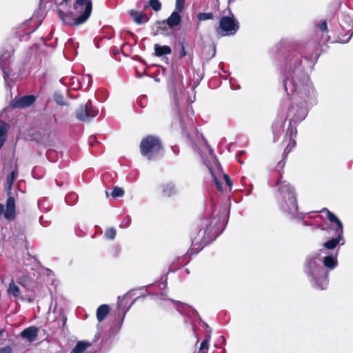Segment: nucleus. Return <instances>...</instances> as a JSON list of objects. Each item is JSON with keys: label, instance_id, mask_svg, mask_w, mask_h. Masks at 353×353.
<instances>
[{"label": "nucleus", "instance_id": "nucleus-1", "mask_svg": "<svg viewBox=\"0 0 353 353\" xmlns=\"http://www.w3.org/2000/svg\"><path fill=\"white\" fill-rule=\"evenodd\" d=\"M302 57L307 60L313 58L312 54L307 55L305 52L303 56L296 54L289 59V69L283 75V87L292 101L287 112L288 127L296 128V125L305 119L308 109L317 103L315 89L301 65Z\"/></svg>", "mask_w": 353, "mask_h": 353}, {"label": "nucleus", "instance_id": "nucleus-2", "mask_svg": "<svg viewBox=\"0 0 353 353\" xmlns=\"http://www.w3.org/2000/svg\"><path fill=\"white\" fill-rule=\"evenodd\" d=\"M323 250L307 256L303 265V271L309 281L319 290L327 288L330 271L338 265L337 254L323 256Z\"/></svg>", "mask_w": 353, "mask_h": 353}, {"label": "nucleus", "instance_id": "nucleus-3", "mask_svg": "<svg viewBox=\"0 0 353 353\" xmlns=\"http://www.w3.org/2000/svg\"><path fill=\"white\" fill-rule=\"evenodd\" d=\"M288 155L283 154V158L276 165L274 171L278 172L279 177L276 181L278 194L276 200L281 210L290 215L292 218L301 217L298 213V205L294 188L286 181H283V168L285 165V159Z\"/></svg>", "mask_w": 353, "mask_h": 353}, {"label": "nucleus", "instance_id": "nucleus-4", "mask_svg": "<svg viewBox=\"0 0 353 353\" xmlns=\"http://www.w3.org/2000/svg\"><path fill=\"white\" fill-rule=\"evenodd\" d=\"M225 225V217L220 214L203 219L201 228L199 230L197 236L192 240L193 247L199 246V250L196 253L215 240L223 232Z\"/></svg>", "mask_w": 353, "mask_h": 353}, {"label": "nucleus", "instance_id": "nucleus-5", "mask_svg": "<svg viewBox=\"0 0 353 353\" xmlns=\"http://www.w3.org/2000/svg\"><path fill=\"white\" fill-rule=\"evenodd\" d=\"M72 11L57 8V13L62 22L68 26H79L88 21L92 10V0H75Z\"/></svg>", "mask_w": 353, "mask_h": 353}, {"label": "nucleus", "instance_id": "nucleus-6", "mask_svg": "<svg viewBox=\"0 0 353 353\" xmlns=\"http://www.w3.org/2000/svg\"><path fill=\"white\" fill-rule=\"evenodd\" d=\"M184 93L183 92L177 94L176 90H173V111L176 113L177 117V121L182 132H184L188 125L192 124V119L188 114V110H185L183 101L184 99Z\"/></svg>", "mask_w": 353, "mask_h": 353}, {"label": "nucleus", "instance_id": "nucleus-7", "mask_svg": "<svg viewBox=\"0 0 353 353\" xmlns=\"http://www.w3.org/2000/svg\"><path fill=\"white\" fill-rule=\"evenodd\" d=\"M321 212L326 213L327 219L330 222L334 223L336 226L334 229L336 236L325 242L323 243V247L327 250H333L336 248L338 245H344L345 240L343 237V228L342 222L334 213L328 210L327 208H323Z\"/></svg>", "mask_w": 353, "mask_h": 353}, {"label": "nucleus", "instance_id": "nucleus-8", "mask_svg": "<svg viewBox=\"0 0 353 353\" xmlns=\"http://www.w3.org/2000/svg\"><path fill=\"white\" fill-rule=\"evenodd\" d=\"M161 149V141L156 137L148 136L140 143L141 154L148 160L154 159Z\"/></svg>", "mask_w": 353, "mask_h": 353}, {"label": "nucleus", "instance_id": "nucleus-9", "mask_svg": "<svg viewBox=\"0 0 353 353\" xmlns=\"http://www.w3.org/2000/svg\"><path fill=\"white\" fill-rule=\"evenodd\" d=\"M239 28V22L232 14L231 16H223L221 18L216 32L219 37L232 36L236 33Z\"/></svg>", "mask_w": 353, "mask_h": 353}, {"label": "nucleus", "instance_id": "nucleus-10", "mask_svg": "<svg viewBox=\"0 0 353 353\" xmlns=\"http://www.w3.org/2000/svg\"><path fill=\"white\" fill-rule=\"evenodd\" d=\"M98 113V109L92 105L90 100H88L85 104L80 105L76 110L75 116L80 121L89 122L96 117Z\"/></svg>", "mask_w": 353, "mask_h": 353}, {"label": "nucleus", "instance_id": "nucleus-11", "mask_svg": "<svg viewBox=\"0 0 353 353\" xmlns=\"http://www.w3.org/2000/svg\"><path fill=\"white\" fill-rule=\"evenodd\" d=\"M13 50H4L0 56V68L3 73V78L5 84L8 85V78L10 75V65L11 63V59L13 55Z\"/></svg>", "mask_w": 353, "mask_h": 353}, {"label": "nucleus", "instance_id": "nucleus-12", "mask_svg": "<svg viewBox=\"0 0 353 353\" xmlns=\"http://www.w3.org/2000/svg\"><path fill=\"white\" fill-rule=\"evenodd\" d=\"M36 97L34 95H25L19 98H15L12 101V106L14 108H27L30 106L35 101Z\"/></svg>", "mask_w": 353, "mask_h": 353}, {"label": "nucleus", "instance_id": "nucleus-13", "mask_svg": "<svg viewBox=\"0 0 353 353\" xmlns=\"http://www.w3.org/2000/svg\"><path fill=\"white\" fill-rule=\"evenodd\" d=\"M297 134L296 128L295 127H288L286 131L285 137H288L289 143L288 145L284 150V154L288 155L291 150L296 145V141L294 137Z\"/></svg>", "mask_w": 353, "mask_h": 353}, {"label": "nucleus", "instance_id": "nucleus-14", "mask_svg": "<svg viewBox=\"0 0 353 353\" xmlns=\"http://www.w3.org/2000/svg\"><path fill=\"white\" fill-rule=\"evenodd\" d=\"M39 333V328L34 326H30L24 329L21 336L22 338L26 339L28 342H33L36 340Z\"/></svg>", "mask_w": 353, "mask_h": 353}, {"label": "nucleus", "instance_id": "nucleus-15", "mask_svg": "<svg viewBox=\"0 0 353 353\" xmlns=\"http://www.w3.org/2000/svg\"><path fill=\"white\" fill-rule=\"evenodd\" d=\"M15 215V201L12 196L8 198L6 201V209L4 212V217L8 219H12Z\"/></svg>", "mask_w": 353, "mask_h": 353}, {"label": "nucleus", "instance_id": "nucleus-16", "mask_svg": "<svg viewBox=\"0 0 353 353\" xmlns=\"http://www.w3.org/2000/svg\"><path fill=\"white\" fill-rule=\"evenodd\" d=\"M181 11H179L176 10L171 14V15L166 19V24L170 28H172L180 24L181 21V17L180 15V12Z\"/></svg>", "mask_w": 353, "mask_h": 353}, {"label": "nucleus", "instance_id": "nucleus-17", "mask_svg": "<svg viewBox=\"0 0 353 353\" xmlns=\"http://www.w3.org/2000/svg\"><path fill=\"white\" fill-rule=\"evenodd\" d=\"M283 123L284 120L281 119L280 121H276L273 123L272 131L274 141H277L283 133Z\"/></svg>", "mask_w": 353, "mask_h": 353}, {"label": "nucleus", "instance_id": "nucleus-18", "mask_svg": "<svg viewBox=\"0 0 353 353\" xmlns=\"http://www.w3.org/2000/svg\"><path fill=\"white\" fill-rule=\"evenodd\" d=\"M155 56L160 57L163 55L170 54L172 52V49L168 46H161L159 44H155L154 46Z\"/></svg>", "mask_w": 353, "mask_h": 353}, {"label": "nucleus", "instance_id": "nucleus-19", "mask_svg": "<svg viewBox=\"0 0 353 353\" xmlns=\"http://www.w3.org/2000/svg\"><path fill=\"white\" fill-rule=\"evenodd\" d=\"M9 128L10 126L8 123L0 119V149L6 141Z\"/></svg>", "mask_w": 353, "mask_h": 353}, {"label": "nucleus", "instance_id": "nucleus-20", "mask_svg": "<svg viewBox=\"0 0 353 353\" xmlns=\"http://www.w3.org/2000/svg\"><path fill=\"white\" fill-rule=\"evenodd\" d=\"M130 14L132 17L134 21L139 25L143 24L149 20V18L147 16H143L141 12L136 10H130Z\"/></svg>", "mask_w": 353, "mask_h": 353}, {"label": "nucleus", "instance_id": "nucleus-21", "mask_svg": "<svg viewBox=\"0 0 353 353\" xmlns=\"http://www.w3.org/2000/svg\"><path fill=\"white\" fill-rule=\"evenodd\" d=\"M90 346L91 343L90 342L81 341L77 343L70 353H83Z\"/></svg>", "mask_w": 353, "mask_h": 353}, {"label": "nucleus", "instance_id": "nucleus-22", "mask_svg": "<svg viewBox=\"0 0 353 353\" xmlns=\"http://www.w3.org/2000/svg\"><path fill=\"white\" fill-rule=\"evenodd\" d=\"M212 330H208V333L205 335V339L201 342L198 352L194 353H208L209 350V343L211 339Z\"/></svg>", "mask_w": 353, "mask_h": 353}, {"label": "nucleus", "instance_id": "nucleus-23", "mask_svg": "<svg viewBox=\"0 0 353 353\" xmlns=\"http://www.w3.org/2000/svg\"><path fill=\"white\" fill-rule=\"evenodd\" d=\"M110 312V307L108 305H100L97 310V318L99 322H101Z\"/></svg>", "mask_w": 353, "mask_h": 353}, {"label": "nucleus", "instance_id": "nucleus-24", "mask_svg": "<svg viewBox=\"0 0 353 353\" xmlns=\"http://www.w3.org/2000/svg\"><path fill=\"white\" fill-rule=\"evenodd\" d=\"M8 294L15 299L19 298L21 295L20 288L14 283L13 280H12L9 285Z\"/></svg>", "mask_w": 353, "mask_h": 353}, {"label": "nucleus", "instance_id": "nucleus-25", "mask_svg": "<svg viewBox=\"0 0 353 353\" xmlns=\"http://www.w3.org/2000/svg\"><path fill=\"white\" fill-rule=\"evenodd\" d=\"M163 193L166 196H170L175 194V187L172 183H168L162 185Z\"/></svg>", "mask_w": 353, "mask_h": 353}, {"label": "nucleus", "instance_id": "nucleus-26", "mask_svg": "<svg viewBox=\"0 0 353 353\" xmlns=\"http://www.w3.org/2000/svg\"><path fill=\"white\" fill-rule=\"evenodd\" d=\"M32 22V19L31 18V19L24 21V23L22 24L21 28H23V31L24 32L25 34L30 35L32 33H33L38 28L39 25H35L32 28H28L27 26H29V24L31 23Z\"/></svg>", "mask_w": 353, "mask_h": 353}, {"label": "nucleus", "instance_id": "nucleus-27", "mask_svg": "<svg viewBox=\"0 0 353 353\" xmlns=\"http://www.w3.org/2000/svg\"><path fill=\"white\" fill-rule=\"evenodd\" d=\"M341 26L345 28L344 25H346L347 28L353 26V21L350 14H342L341 17Z\"/></svg>", "mask_w": 353, "mask_h": 353}, {"label": "nucleus", "instance_id": "nucleus-28", "mask_svg": "<svg viewBox=\"0 0 353 353\" xmlns=\"http://www.w3.org/2000/svg\"><path fill=\"white\" fill-rule=\"evenodd\" d=\"M205 165H207L210 174H212V177H213V179H214V181L215 183V185L216 186V188L219 190V191H221L223 192V186H222V183L219 180L218 177L216 176V175L215 174V173L214 172L212 168L206 163L205 162Z\"/></svg>", "mask_w": 353, "mask_h": 353}, {"label": "nucleus", "instance_id": "nucleus-29", "mask_svg": "<svg viewBox=\"0 0 353 353\" xmlns=\"http://www.w3.org/2000/svg\"><path fill=\"white\" fill-rule=\"evenodd\" d=\"M17 172L13 170L11 173L7 176L6 179V188L7 190H10L12 188V183L17 177Z\"/></svg>", "mask_w": 353, "mask_h": 353}, {"label": "nucleus", "instance_id": "nucleus-30", "mask_svg": "<svg viewBox=\"0 0 353 353\" xmlns=\"http://www.w3.org/2000/svg\"><path fill=\"white\" fill-rule=\"evenodd\" d=\"M77 198H78V196L76 193L70 192L65 196V202L69 205H72L75 203L76 201L77 200Z\"/></svg>", "mask_w": 353, "mask_h": 353}, {"label": "nucleus", "instance_id": "nucleus-31", "mask_svg": "<svg viewBox=\"0 0 353 353\" xmlns=\"http://www.w3.org/2000/svg\"><path fill=\"white\" fill-rule=\"evenodd\" d=\"M148 6L156 12H158L161 9V3L159 0H149Z\"/></svg>", "mask_w": 353, "mask_h": 353}, {"label": "nucleus", "instance_id": "nucleus-32", "mask_svg": "<svg viewBox=\"0 0 353 353\" xmlns=\"http://www.w3.org/2000/svg\"><path fill=\"white\" fill-rule=\"evenodd\" d=\"M205 141V145L206 147L208 148L209 150V153H210V155L211 156V158L212 159V160L214 161V163H215V165L219 168L220 167V163H219L217 159H216V156L215 154V153L214 152V150L212 148H211V147L210 146V145L208 143L207 141L206 140H204Z\"/></svg>", "mask_w": 353, "mask_h": 353}, {"label": "nucleus", "instance_id": "nucleus-33", "mask_svg": "<svg viewBox=\"0 0 353 353\" xmlns=\"http://www.w3.org/2000/svg\"><path fill=\"white\" fill-rule=\"evenodd\" d=\"M197 19L200 21L212 19L213 14L211 12H201L197 14Z\"/></svg>", "mask_w": 353, "mask_h": 353}, {"label": "nucleus", "instance_id": "nucleus-34", "mask_svg": "<svg viewBox=\"0 0 353 353\" xmlns=\"http://www.w3.org/2000/svg\"><path fill=\"white\" fill-rule=\"evenodd\" d=\"M135 295V290H131L130 291H128L125 295H123L122 297L121 296H119L118 297V300L119 301V304H118V306H117V309L118 310H120L121 309V300H123L125 298H128V297H131V296H133Z\"/></svg>", "mask_w": 353, "mask_h": 353}, {"label": "nucleus", "instance_id": "nucleus-35", "mask_svg": "<svg viewBox=\"0 0 353 353\" xmlns=\"http://www.w3.org/2000/svg\"><path fill=\"white\" fill-rule=\"evenodd\" d=\"M53 99L58 105H64L66 104L63 95L59 92H55Z\"/></svg>", "mask_w": 353, "mask_h": 353}, {"label": "nucleus", "instance_id": "nucleus-36", "mask_svg": "<svg viewBox=\"0 0 353 353\" xmlns=\"http://www.w3.org/2000/svg\"><path fill=\"white\" fill-rule=\"evenodd\" d=\"M105 236L108 239H114L116 236V230L113 228H108L105 232Z\"/></svg>", "mask_w": 353, "mask_h": 353}, {"label": "nucleus", "instance_id": "nucleus-37", "mask_svg": "<svg viewBox=\"0 0 353 353\" xmlns=\"http://www.w3.org/2000/svg\"><path fill=\"white\" fill-rule=\"evenodd\" d=\"M112 196L114 198L121 197L124 194V191L121 188L114 187L112 191Z\"/></svg>", "mask_w": 353, "mask_h": 353}, {"label": "nucleus", "instance_id": "nucleus-38", "mask_svg": "<svg viewBox=\"0 0 353 353\" xmlns=\"http://www.w3.org/2000/svg\"><path fill=\"white\" fill-rule=\"evenodd\" d=\"M131 224V218L130 216H126L120 223V227L122 228H127Z\"/></svg>", "mask_w": 353, "mask_h": 353}, {"label": "nucleus", "instance_id": "nucleus-39", "mask_svg": "<svg viewBox=\"0 0 353 353\" xmlns=\"http://www.w3.org/2000/svg\"><path fill=\"white\" fill-rule=\"evenodd\" d=\"M146 296V295H141L140 296H138L137 298H136L135 299L133 300V301L132 302V303L125 310V311L123 312V314L122 316V318H121V321L120 323V325H119V328L121 327V324L124 320V318H125V316L127 313V312L129 310V309L131 307V306L135 303V301L138 299H140V298H145Z\"/></svg>", "mask_w": 353, "mask_h": 353}, {"label": "nucleus", "instance_id": "nucleus-40", "mask_svg": "<svg viewBox=\"0 0 353 353\" xmlns=\"http://www.w3.org/2000/svg\"><path fill=\"white\" fill-rule=\"evenodd\" d=\"M170 302L174 303L176 305V307L177 309V310L180 312L181 310H180V307H190L189 305H188L187 304L184 303H181L180 301H175L174 299H168Z\"/></svg>", "mask_w": 353, "mask_h": 353}, {"label": "nucleus", "instance_id": "nucleus-41", "mask_svg": "<svg viewBox=\"0 0 353 353\" xmlns=\"http://www.w3.org/2000/svg\"><path fill=\"white\" fill-rule=\"evenodd\" d=\"M185 0H176V10L182 11L184 8Z\"/></svg>", "mask_w": 353, "mask_h": 353}, {"label": "nucleus", "instance_id": "nucleus-42", "mask_svg": "<svg viewBox=\"0 0 353 353\" xmlns=\"http://www.w3.org/2000/svg\"><path fill=\"white\" fill-rule=\"evenodd\" d=\"M180 46H181V48L179 52V57L180 59H182L186 56L187 53H186V51L185 49L184 44L183 43H181Z\"/></svg>", "mask_w": 353, "mask_h": 353}, {"label": "nucleus", "instance_id": "nucleus-43", "mask_svg": "<svg viewBox=\"0 0 353 353\" xmlns=\"http://www.w3.org/2000/svg\"><path fill=\"white\" fill-rule=\"evenodd\" d=\"M223 178L225 183L227 184V185L230 188V189H231L232 185V181L230 179V176L228 174H224L223 175Z\"/></svg>", "mask_w": 353, "mask_h": 353}, {"label": "nucleus", "instance_id": "nucleus-44", "mask_svg": "<svg viewBox=\"0 0 353 353\" xmlns=\"http://www.w3.org/2000/svg\"><path fill=\"white\" fill-rule=\"evenodd\" d=\"M318 27L322 32H327L328 31L326 21H322L320 24H319Z\"/></svg>", "mask_w": 353, "mask_h": 353}, {"label": "nucleus", "instance_id": "nucleus-45", "mask_svg": "<svg viewBox=\"0 0 353 353\" xmlns=\"http://www.w3.org/2000/svg\"><path fill=\"white\" fill-rule=\"evenodd\" d=\"M56 154V152L53 150H48L46 152V157L50 161H54L52 155Z\"/></svg>", "mask_w": 353, "mask_h": 353}, {"label": "nucleus", "instance_id": "nucleus-46", "mask_svg": "<svg viewBox=\"0 0 353 353\" xmlns=\"http://www.w3.org/2000/svg\"><path fill=\"white\" fill-rule=\"evenodd\" d=\"M0 353H12V348L10 346L0 347Z\"/></svg>", "mask_w": 353, "mask_h": 353}, {"label": "nucleus", "instance_id": "nucleus-47", "mask_svg": "<svg viewBox=\"0 0 353 353\" xmlns=\"http://www.w3.org/2000/svg\"><path fill=\"white\" fill-rule=\"evenodd\" d=\"M72 0H62L59 3H58L59 6L64 8L65 6H68V4L71 2Z\"/></svg>", "mask_w": 353, "mask_h": 353}, {"label": "nucleus", "instance_id": "nucleus-48", "mask_svg": "<svg viewBox=\"0 0 353 353\" xmlns=\"http://www.w3.org/2000/svg\"><path fill=\"white\" fill-rule=\"evenodd\" d=\"M244 153H245V151L241 150V151H240V152L237 154V155H236V159H237V161H238L240 163H241V164H243V162L241 161V159H239V157H240V156H241V155L243 154Z\"/></svg>", "mask_w": 353, "mask_h": 353}, {"label": "nucleus", "instance_id": "nucleus-49", "mask_svg": "<svg viewBox=\"0 0 353 353\" xmlns=\"http://www.w3.org/2000/svg\"><path fill=\"white\" fill-rule=\"evenodd\" d=\"M352 35H353V30H352V32L351 33V34L346 39H341L339 38V40H340L339 42L343 43H347L350 41V39Z\"/></svg>", "mask_w": 353, "mask_h": 353}, {"label": "nucleus", "instance_id": "nucleus-50", "mask_svg": "<svg viewBox=\"0 0 353 353\" xmlns=\"http://www.w3.org/2000/svg\"><path fill=\"white\" fill-rule=\"evenodd\" d=\"M172 150L173 152L176 154H178L179 153V148L177 146L172 147Z\"/></svg>", "mask_w": 353, "mask_h": 353}, {"label": "nucleus", "instance_id": "nucleus-51", "mask_svg": "<svg viewBox=\"0 0 353 353\" xmlns=\"http://www.w3.org/2000/svg\"><path fill=\"white\" fill-rule=\"evenodd\" d=\"M159 286H160L161 288H166V286H167L166 279L164 281L161 282L160 283Z\"/></svg>", "mask_w": 353, "mask_h": 353}, {"label": "nucleus", "instance_id": "nucleus-52", "mask_svg": "<svg viewBox=\"0 0 353 353\" xmlns=\"http://www.w3.org/2000/svg\"><path fill=\"white\" fill-rule=\"evenodd\" d=\"M74 39H69L67 42V46H69L70 44L74 45Z\"/></svg>", "mask_w": 353, "mask_h": 353}, {"label": "nucleus", "instance_id": "nucleus-53", "mask_svg": "<svg viewBox=\"0 0 353 353\" xmlns=\"http://www.w3.org/2000/svg\"><path fill=\"white\" fill-rule=\"evenodd\" d=\"M4 211V205L1 203H0V215L3 214Z\"/></svg>", "mask_w": 353, "mask_h": 353}, {"label": "nucleus", "instance_id": "nucleus-54", "mask_svg": "<svg viewBox=\"0 0 353 353\" xmlns=\"http://www.w3.org/2000/svg\"><path fill=\"white\" fill-rule=\"evenodd\" d=\"M96 138L95 137H90L89 138V143L91 144L92 142L95 141Z\"/></svg>", "mask_w": 353, "mask_h": 353}, {"label": "nucleus", "instance_id": "nucleus-55", "mask_svg": "<svg viewBox=\"0 0 353 353\" xmlns=\"http://www.w3.org/2000/svg\"><path fill=\"white\" fill-rule=\"evenodd\" d=\"M160 296H161V298H160L161 299H167V298L165 297L166 296L165 294L162 293V294H161Z\"/></svg>", "mask_w": 353, "mask_h": 353}, {"label": "nucleus", "instance_id": "nucleus-56", "mask_svg": "<svg viewBox=\"0 0 353 353\" xmlns=\"http://www.w3.org/2000/svg\"><path fill=\"white\" fill-rule=\"evenodd\" d=\"M203 327H206V328L209 329V330H211V329L209 327L208 325L206 323H203Z\"/></svg>", "mask_w": 353, "mask_h": 353}, {"label": "nucleus", "instance_id": "nucleus-57", "mask_svg": "<svg viewBox=\"0 0 353 353\" xmlns=\"http://www.w3.org/2000/svg\"><path fill=\"white\" fill-rule=\"evenodd\" d=\"M114 54H119V50H114Z\"/></svg>", "mask_w": 353, "mask_h": 353}, {"label": "nucleus", "instance_id": "nucleus-58", "mask_svg": "<svg viewBox=\"0 0 353 353\" xmlns=\"http://www.w3.org/2000/svg\"><path fill=\"white\" fill-rule=\"evenodd\" d=\"M193 311H194V313H195V314H197V311H196L195 310H193Z\"/></svg>", "mask_w": 353, "mask_h": 353}, {"label": "nucleus", "instance_id": "nucleus-59", "mask_svg": "<svg viewBox=\"0 0 353 353\" xmlns=\"http://www.w3.org/2000/svg\"><path fill=\"white\" fill-rule=\"evenodd\" d=\"M186 272L189 273V270L188 269H186Z\"/></svg>", "mask_w": 353, "mask_h": 353}]
</instances>
